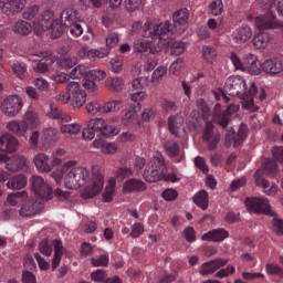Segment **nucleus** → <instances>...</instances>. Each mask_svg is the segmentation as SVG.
I'll return each mask as SVG.
<instances>
[{"instance_id":"f257e3e1","label":"nucleus","mask_w":283,"mask_h":283,"mask_svg":"<svg viewBox=\"0 0 283 283\" xmlns=\"http://www.w3.org/2000/svg\"><path fill=\"white\" fill-rule=\"evenodd\" d=\"M174 34V27L169 21L156 23L147 21L142 27V35L145 39H153L158 48H154V43L149 40L137 41L134 44V51L138 54H158L160 48H170L172 56H180L185 52V42L171 39Z\"/></svg>"},{"instance_id":"f03ea898","label":"nucleus","mask_w":283,"mask_h":283,"mask_svg":"<svg viewBox=\"0 0 283 283\" xmlns=\"http://www.w3.org/2000/svg\"><path fill=\"white\" fill-rule=\"evenodd\" d=\"M63 25L72 36H81L83 34V27L76 22V11L66 8L61 13V23L54 22V13L52 11H44L41 21H34L35 30H51L53 39H59L63 34Z\"/></svg>"},{"instance_id":"7ed1b4c3","label":"nucleus","mask_w":283,"mask_h":283,"mask_svg":"<svg viewBox=\"0 0 283 283\" xmlns=\"http://www.w3.org/2000/svg\"><path fill=\"white\" fill-rule=\"evenodd\" d=\"M224 92L229 94V96L241 98L244 109H249V112H258V109H260L253 99V96L258 94L255 83H251L250 87H248L247 81L242 78V76H231L226 81Z\"/></svg>"},{"instance_id":"20e7f679","label":"nucleus","mask_w":283,"mask_h":283,"mask_svg":"<svg viewBox=\"0 0 283 283\" xmlns=\"http://www.w3.org/2000/svg\"><path fill=\"white\" fill-rule=\"evenodd\" d=\"M143 176L146 182H160V180H165L166 182H178V180H180L176 174H167V160H165V156L160 153H156L149 159Z\"/></svg>"},{"instance_id":"39448f33","label":"nucleus","mask_w":283,"mask_h":283,"mask_svg":"<svg viewBox=\"0 0 283 283\" xmlns=\"http://www.w3.org/2000/svg\"><path fill=\"white\" fill-rule=\"evenodd\" d=\"M120 130L113 125L107 124V120L101 117L92 118L86 123V127L83 128L82 136L84 140H94V136H103V138H109V136H118Z\"/></svg>"},{"instance_id":"423d86ee","label":"nucleus","mask_w":283,"mask_h":283,"mask_svg":"<svg viewBox=\"0 0 283 283\" xmlns=\"http://www.w3.org/2000/svg\"><path fill=\"white\" fill-rule=\"evenodd\" d=\"M57 101L62 103V105H67L69 103L74 109H80L87 101V93L81 87L78 82H70L66 86V91L57 95Z\"/></svg>"},{"instance_id":"0eeeda50","label":"nucleus","mask_w":283,"mask_h":283,"mask_svg":"<svg viewBox=\"0 0 283 283\" xmlns=\"http://www.w3.org/2000/svg\"><path fill=\"white\" fill-rule=\"evenodd\" d=\"M39 251L40 253H42V255H45L46 258H50V255H52V252L54 251V255L52 259V271H56L63 258V242H61L60 240L50 241L48 239H44L39 243Z\"/></svg>"},{"instance_id":"6e6552de","label":"nucleus","mask_w":283,"mask_h":283,"mask_svg":"<svg viewBox=\"0 0 283 283\" xmlns=\"http://www.w3.org/2000/svg\"><path fill=\"white\" fill-rule=\"evenodd\" d=\"M87 180H90V170L83 167L71 168L64 176L66 189H81L87 185Z\"/></svg>"},{"instance_id":"1a4fd4ad","label":"nucleus","mask_w":283,"mask_h":283,"mask_svg":"<svg viewBox=\"0 0 283 283\" xmlns=\"http://www.w3.org/2000/svg\"><path fill=\"white\" fill-rule=\"evenodd\" d=\"M125 107V102L120 99H113L111 102H106L103 105L98 104V102H90L86 104V112L91 114V116H96V114H109L112 112H120Z\"/></svg>"},{"instance_id":"9d476101","label":"nucleus","mask_w":283,"mask_h":283,"mask_svg":"<svg viewBox=\"0 0 283 283\" xmlns=\"http://www.w3.org/2000/svg\"><path fill=\"white\" fill-rule=\"evenodd\" d=\"M277 171V164L272 159H264L261 169L256 170L254 174L255 184L258 187L266 189L271 187V184L266 180V176H274Z\"/></svg>"},{"instance_id":"9b49d317","label":"nucleus","mask_w":283,"mask_h":283,"mask_svg":"<svg viewBox=\"0 0 283 283\" xmlns=\"http://www.w3.org/2000/svg\"><path fill=\"white\" fill-rule=\"evenodd\" d=\"M245 207L249 211H253L254 213H263L264 216H271V218H275L276 216L269 203V199L250 197L245 199Z\"/></svg>"},{"instance_id":"f8f14e48","label":"nucleus","mask_w":283,"mask_h":283,"mask_svg":"<svg viewBox=\"0 0 283 283\" xmlns=\"http://www.w3.org/2000/svg\"><path fill=\"white\" fill-rule=\"evenodd\" d=\"M240 109V105L238 104H230L227 107V111L222 112V104L217 103L214 105V123L220 125L223 129L229 127V122L231 120V116L235 114Z\"/></svg>"},{"instance_id":"ddd939ff","label":"nucleus","mask_w":283,"mask_h":283,"mask_svg":"<svg viewBox=\"0 0 283 283\" xmlns=\"http://www.w3.org/2000/svg\"><path fill=\"white\" fill-rule=\"evenodd\" d=\"M30 182L32 191L38 198H41V200H52V198H54L52 187H50L41 176H32Z\"/></svg>"},{"instance_id":"4468645a","label":"nucleus","mask_w":283,"mask_h":283,"mask_svg":"<svg viewBox=\"0 0 283 283\" xmlns=\"http://www.w3.org/2000/svg\"><path fill=\"white\" fill-rule=\"evenodd\" d=\"M254 23L260 32H262V30H280V28H282V22L279 21L273 11H266V13L258 15Z\"/></svg>"},{"instance_id":"2eb2a0df","label":"nucleus","mask_w":283,"mask_h":283,"mask_svg":"<svg viewBox=\"0 0 283 283\" xmlns=\"http://www.w3.org/2000/svg\"><path fill=\"white\" fill-rule=\"evenodd\" d=\"M104 182L105 180L103 179V175H101V172L94 174L92 178V185L84 189L82 192V198H84V200H90V198L98 196V193L103 191Z\"/></svg>"},{"instance_id":"dca6fc26","label":"nucleus","mask_w":283,"mask_h":283,"mask_svg":"<svg viewBox=\"0 0 283 283\" xmlns=\"http://www.w3.org/2000/svg\"><path fill=\"white\" fill-rule=\"evenodd\" d=\"M21 107H23V103L21 102V97L17 95L8 96L3 102L1 109L6 114V116H17L21 112Z\"/></svg>"},{"instance_id":"f3484780","label":"nucleus","mask_w":283,"mask_h":283,"mask_svg":"<svg viewBox=\"0 0 283 283\" xmlns=\"http://www.w3.org/2000/svg\"><path fill=\"white\" fill-rule=\"evenodd\" d=\"M202 140L207 144L209 151H214V149L218 148V145L220 144V134L213 130V123L207 122L206 128L203 129Z\"/></svg>"},{"instance_id":"a211bd4d","label":"nucleus","mask_w":283,"mask_h":283,"mask_svg":"<svg viewBox=\"0 0 283 283\" xmlns=\"http://www.w3.org/2000/svg\"><path fill=\"white\" fill-rule=\"evenodd\" d=\"M227 264H229V259H214L212 261L202 263L199 273L201 275H213L216 271H219V269H222V266H227Z\"/></svg>"},{"instance_id":"6ab92c4d","label":"nucleus","mask_w":283,"mask_h":283,"mask_svg":"<svg viewBox=\"0 0 283 283\" xmlns=\"http://www.w3.org/2000/svg\"><path fill=\"white\" fill-rule=\"evenodd\" d=\"M0 9L7 17H14L15 12H21L25 8V0H0Z\"/></svg>"},{"instance_id":"aec40b11","label":"nucleus","mask_w":283,"mask_h":283,"mask_svg":"<svg viewBox=\"0 0 283 283\" xmlns=\"http://www.w3.org/2000/svg\"><path fill=\"white\" fill-rule=\"evenodd\" d=\"M43 19V15H41L40 19H35L34 21H41ZM34 21H33V27L31 23H29L25 20H18L14 25H13V32L15 34H20L21 36H28L30 34V32H32V30H34V32H36V34H41V32H46L48 30H36V28H34Z\"/></svg>"},{"instance_id":"412c9836","label":"nucleus","mask_w":283,"mask_h":283,"mask_svg":"<svg viewBox=\"0 0 283 283\" xmlns=\"http://www.w3.org/2000/svg\"><path fill=\"white\" fill-rule=\"evenodd\" d=\"M19 147V139H17L12 134L7 133L0 137V151L6 154H14Z\"/></svg>"},{"instance_id":"4be33fe9","label":"nucleus","mask_w":283,"mask_h":283,"mask_svg":"<svg viewBox=\"0 0 283 283\" xmlns=\"http://www.w3.org/2000/svg\"><path fill=\"white\" fill-rule=\"evenodd\" d=\"M251 36H253V29L249 25H242L232 32L231 39L234 43L242 45V43L250 41Z\"/></svg>"},{"instance_id":"5701e85b","label":"nucleus","mask_w":283,"mask_h":283,"mask_svg":"<svg viewBox=\"0 0 283 283\" xmlns=\"http://www.w3.org/2000/svg\"><path fill=\"white\" fill-rule=\"evenodd\" d=\"M147 190V184L140 179L130 178L123 185V191L125 193H140Z\"/></svg>"},{"instance_id":"b1692460","label":"nucleus","mask_w":283,"mask_h":283,"mask_svg":"<svg viewBox=\"0 0 283 283\" xmlns=\"http://www.w3.org/2000/svg\"><path fill=\"white\" fill-rule=\"evenodd\" d=\"M227 238H229V231L223 228H218L202 234L201 240L205 242H224Z\"/></svg>"},{"instance_id":"393cba45","label":"nucleus","mask_w":283,"mask_h":283,"mask_svg":"<svg viewBox=\"0 0 283 283\" xmlns=\"http://www.w3.org/2000/svg\"><path fill=\"white\" fill-rule=\"evenodd\" d=\"M43 209V203L40 201L30 200L25 202L20 209V216L22 218H32V216H36V213H41Z\"/></svg>"},{"instance_id":"a878e982","label":"nucleus","mask_w":283,"mask_h":283,"mask_svg":"<svg viewBox=\"0 0 283 283\" xmlns=\"http://www.w3.org/2000/svg\"><path fill=\"white\" fill-rule=\"evenodd\" d=\"M262 70L266 74H271V76H275L276 74H281V72L283 71L282 61H280L277 59L265 60L262 63Z\"/></svg>"},{"instance_id":"bb28decb","label":"nucleus","mask_w":283,"mask_h":283,"mask_svg":"<svg viewBox=\"0 0 283 283\" xmlns=\"http://www.w3.org/2000/svg\"><path fill=\"white\" fill-rule=\"evenodd\" d=\"M197 107L200 112V114H198L196 116V112H192L190 114V116H192V123H195V125L198 123H200V118H203V120H207V118H209V114L211 112V109L209 108V105L207 104V102L202 98L197 99Z\"/></svg>"},{"instance_id":"cd10ccee","label":"nucleus","mask_w":283,"mask_h":283,"mask_svg":"<svg viewBox=\"0 0 283 283\" xmlns=\"http://www.w3.org/2000/svg\"><path fill=\"white\" fill-rule=\"evenodd\" d=\"M271 43V34L269 32L261 31L252 39L254 50H266Z\"/></svg>"},{"instance_id":"c85d7f7f","label":"nucleus","mask_w":283,"mask_h":283,"mask_svg":"<svg viewBox=\"0 0 283 283\" xmlns=\"http://www.w3.org/2000/svg\"><path fill=\"white\" fill-rule=\"evenodd\" d=\"M244 65L245 70H248L250 74H253L254 76H258V74H260L262 64L260 63V61H258V57L255 55L251 53L247 54L244 59Z\"/></svg>"},{"instance_id":"c756f323","label":"nucleus","mask_w":283,"mask_h":283,"mask_svg":"<svg viewBox=\"0 0 283 283\" xmlns=\"http://www.w3.org/2000/svg\"><path fill=\"white\" fill-rule=\"evenodd\" d=\"M107 51H99L94 49H87L86 46H82L81 50L77 52V56L80 59H88L92 61V59H105L107 56Z\"/></svg>"},{"instance_id":"7c9ffc66","label":"nucleus","mask_w":283,"mask_h":283,"mask_svg":"<svg viewBox=\"0 0 283 283\" xmlns=\"http://www.w3.org/2000/svg\"><path fill=\"white\" fill-rule=\"evenodd\" d=\"M25 157L23 156H13L11 158L7 157V161H6V168L8 169V171H21V169H23L25 167Z\"/></svg>"},{"instance_id":"2f4dec72","label":"nucleus","mask_w":283,"mask_h":283,"mask_svg":"<svg viewBox=\"0 0 283 283\" xmlns=\"http://www.w3.org/2000/svg\"><path fill=\"white\" fill-rule=\"evenodd\" d=\"M182 125H185V117L182 115H175L169 117L168 119V127L170 134L174 136H180V129H182Z\"/></svg>"},{"instance_id":"473e14b6","label":"nucleus","mask_w":283,"mask_h":283,"mask_svg":"<svg viewBox=\"0 0 283 283\" xmlns=\"http://www.w3.org/2000/svg\"><path fill=\"white\" fill-rule=\"evenodd\" d=\"M34 164H35L36 169L41 174L52 171V165H50V158L45 154H38L34 157Z\"/></svg>"},{"instance_id":"72a5a7b5","label":"nucleus","mask_w":283,"mask_h":283,"mask_svg":"<svg viewBox=\"0 0 283 283\" xmlns=\"http://www.w3.org/2000/svg\"><path fill=\"white\" fill-rule=\"evenodd\" d=\"M25 185H28V177L25 175H17L7 182L8 189H12V191L25 189Z\"/></svg>"},{"instance_id":"f704fd0d","label":"nucleus","mask_w":283,"mask_h":283,"mask_svg":"<svg viewBox=\"0 0 283 283\" xmlns=\"http://www.w3.org/2000/svg\"><path fill=\"white\" fill-rule=\"evenodd\" d=\"M7 129L15 136H24L28 133V125L23 120H12L8 123Z\"/></svg>"},{"instance_id":"c9c22d12","label":"nucleus","mask_w":283,"mask_h":283,"mask_svg":"<svg viewBox=\"0 0 283 283\" xmlns=\"http://www.w3.org/2000/svg\"><path fill=\"white\" fill-rule=\"evenodd\" d=\"M164 149L168 158H178L180 156V145L174 139H167L164 143Z\"/></svg>"},{"instance_id":"e433bc0d","label":"nucleus","mask_w":283,"mask_h":283,"mask_svg":"<svg viewBox=\"0 0 283 283\" xmlns=\"http://www.w3.org/2000/svg\"><path fill=\"white\" fill-rule=\"evenodd\" d=\"M195 205L202 209V211H207L209 209V193L206 190L198 191L192 198Z\"/></svg>"},{"instance_id":"4c0bfd02","label":"nucleus","mask_w":283,"mask_h":283,"mask_svg":"<svg viewBox=\"0 0 283 283\" xmlns=\"http://www.w3.org/2000/svg\"><path fill=\"white\" fill-rule=\"evenodd\" d=\"M22 122L25 123L27 129L29 127H31V129H34L39 127V125L41 124V119L39 118V113L34 111H28L24 114Z\"/></svg>"},{"instance_id":"58836bf2","label":"nucleus","mask_w":283,"mask_h":283,"mask_svg":"<svg viewBox=\"0 0 283 283\" xmlns=\"http://www.w3.org/2000/svg\"><path fill=\"white\" fill-rule=\"evenodd\" d=\"M13 74L20 81H25L28 78V65L23 62H14L11 66Z\"/></svg>"},{"instance_id":"ea45409f","label":"nucleus","mask_w":283,"mask_h":283,"mask_svg":"<svg viewBox=\"0 0 283 283\" xmlns=\"http://www.w3.org/2000/svg\"><path fill=\"white\" fill-rule=\"evenodd\" d=\"M175 25H186L189 21V9H179L172 14Z\"/></svg>"},{"instance_id":"a19ab883","label":"nucleus","mask_w":283,"mask_h":283,"mask_svg":"<svg viewBox=\"0 0 283 283\" xmlns=\"http://www.w3.org/2000/svg\"><path fill=\"white\" fill-rule=\"evenodd\" d=\"M122 123L126 127H134V125H138V111H128L122 117Z\"/></svg>"},{"instance_id":"79ce46f5","label":"nucleus","mask_w":283,"mask_h":283,"mask_svg":"<svg viewBox=\"0 0 283 283\" xmlns=\"http://www.w3.org/2000/svg\"><path fill=\"white\" fill-rule=\"evenodd\" d=\"M145 98H147V92H145V91H139V92L132 94L130 101L133 103H135L132 106V109H134L135 112H140V109H143V105L140 103H143V101H145Z\"/></svg>"},{"instance_id":"37998d69","label":"nucleus","mask_w":283,"mask_h":283,"mask_svg":"<svg viewBox=\"0 0 283 283\" xmlns=\"http://www.w3.org/2000/svg\"><path fill=\"white\" fill-rule=\"evenodd\" d=\"M52 63H53L52 57H50L49 55H43V57L36 63L33 70L39 74H43L48 72V70H50V66L52 65Z\"/></svg>"},{"instance_id":"c03bdc74","label":"nucleus","mask_w":283,"mask_h":283,"mask_svg":"<svg viewBox=\"0 0 283 283\" xmlns=\"http://www.w3.org/2000/svg\"><path fill=\"white\" fill-rule=\"evenodd\" d=\"M42 140L48 145L56 143L59 140V130L56 128H45L42 132Z\"/></svg>"},{"instance_id":"a18cd8bd","label":"nucleus","mask_w":283,"mask_h":283,"mask_svg":"<svg viewBox=\"0 0 283 283\" xmlns=\"http://www.w3.org/2000/svg\"><path fill=\"white\" fill-rule=\"evenodd\" d=\"M258 6L261 10H265L268 12H271V8L276 6V12L283 17V13L280 11V0H258Z\"/></svg>"},{"instance_id":"49530a36","label":"nucleus","mask_w":283,"mask_h":283,"mask_svg":"<svg viewBox=\"0 0 283 283\" xmlns=\"http://www.w3.org/2000/svg\"><path fill=\"white\" fill-rule=\"evenodd\" d=\"M202 56L206 62H208L210 65H213L218 56V51H216L213 46L206 45L202 48Z\"/></svg>"},{"instance_id":"de8ad7c7","label":"nucleus","mask_w":283,"mask_h":283,"mask_svg":"<svg viewBox=\"0 0 283 283\" xmlns=\"http://www.w3.org/2000/svg\"><path fill=\"white\" fill-rule=\"evenodd\" d=\"M116 192V179H111L108 186H106L103 192V199L105 202H112L114 193Z\"/></svg>"},{"instance_id":"09e8293b","label":"nucleus","mask_w":283,"mask_h":283,"mask_svg":"<svg viewBox=\"0 0 283 283\" xmlns=\"http://www.w3.org/2000/svg\"><path fill=\"white\" fill-rule=\"evenodd\" d=\"M106 85L112 92H120L125 87V82L120 77H112L107 80Z\"/></svg>"},{"instance_id":"8fccbe9b","label":"nucleus","mask_w":283,"mask_h":283,"mask_svg":"<svg viewBox=\"0 0 283 283\" xmlns=\"http://www.w3.org/2000/svg\"><path fill=\"white\" fill-rule=\"evenodd\" d=\"M132 176H134V170H132V168L119 167L115 171V177L119 182H123V180H127V178H132Z\"/></svg>"},{"instance_id":"3c124183","label":"nucleus","mask_w":283,"mask_h":283,"mask_svg":"<svg viewBox=\"0 0 283 283\" xmlns=\"http://www.w3.org/2000/svg\"><path fill=\"white\" fill-rule=\"evenodd\" d=\"M52 118H55L56 120H65V123H70L72 120L71 116L64 115L63 112L56 107V105H51V113Z\"/></svg>"},{"instance_id":"603ef678","label":"nucleus","mask_w":283,"mask_h":283,"mask_svg":"<svg viewBox=\"0 0 283 283\" xmlns=\"http://www.w3.org/2000/svg\"><path fill=\"white\" fill-rule=\"evenodd\" d=\"M76 65V60L70 57L69 55H62L57 61V67L62 70H72V66Z\"/></svg>"},{"instance_id":"864d4df0","label":"nucleus","mask_w":283,"mask_h":283,"mask_svg":"<svg viewBox=\"0 0 283 283\" xmlns=\"http://www.w3.org/2000/svg\"><path fill=\"white\" fill-rule=\"evenodd\" d=\"M87 67L85 65H77L71 72V78H87Z\"/></svg>"},{"instance_id":"5fc2aeb1","label":"nucleus","mask_w":283,"mask_h":283,"mask_svg":"<svg viewBox=\"0 0 283 283\" xmlns=\"http://www.w3.org/2000/svg\"><path fill=\"white\" fill-rule=\"evenodd\" d=\"M247 132H249V127L247 124H241L238 133L235 134V146L240 147L244 139L247 138Z\"/></svg>"},{"instance_id":"6e6d98bb","label":"nucleus","mask_w":283,"mask_h":283,"mask_svg":"<svg viewBox=\"0 0 283 283\" xmlns=\"http://www.w3.org/2000/svg\"><path fill=\"white\" fill-rule=\"evenodd\" d=\"M165 76H167V67L158 66L153 73L151 83L158 84Z\"/></svg>"},{"instance_id":"4d7b16f0","label":"nucleus","mask_w":283,"mask_h":283,"mask_svg":"<svg viewBox=\"0 0 283 283\" xmlns=\"http://www.w3.org/2000/svg\"><path fill=\"white\" fill-rule=\"evenodd\" d=\"M62 134H78L81 132V125L80 124H65L62 125L60 128Z\"/></svg>"},{"instance_id":"13d9d810","label":"nucleus","mask_w":283,"mask_h":283,"mask_svg":"<svg viewBox=\"0 0 283 283\" xmlns=\"http://www.w3.org/2000/svg\"><path fill=\"white\" fill-rule=\"evenodd\" d=\"M209 10L213 17H220L223 10L222 0L212 1L209 6Z\"/></svg>"},{"instance_id":"bf43d9fd","label":"nucleus","mask_w":283,"mask_h":283,"mask_svg":"<svg viewBox=\"0 0 283 283\" xmlns=\"http://www.w3.org/2000/svg\"><path fill=\"white\" fill-rule=\"evenodd\" d=\"M265 271L268 275H277L279 277H283V269L280 265L268 263L265 265Z\"/></svg>"},{"instance_id":"052dcab7","label":"nucleus","mask_w":283,"mask_h":283,"mask_svg":"<svg viewBox=\"0 0 283 283\" xmlns=\"http://www.w3.org/2000/svg\"><path fill=\"white\" fill-rule=\"evenodd\" d=\"M182 67H185V60H182V57H178L175 62L171 63L169 72L171 74L178 75L180 74Z\"/></svg>"},{"instance_id":"680f3d73","label":"nucleus","mask_w":283,"mask_h":283,"mask_svg":"<svg viewBox=\"0 0 283 283\" xmlns=\"http://www.w3.org/2000/svg\"><path fill=\"white\" fill-rule=\"evenodd\" d=\"M120 41V38L118 36V33L111 32L106 36V46L112 50V48H116L118 45V42Z\"/></svg>"},{"instance_id":"e2e57ef3","label":"nucleus","mask_w":283,"mask_h":283,"mask_svg":"<svg viewBox=\"0 0 283 283\" xmlns=\"http://www.w3.org/2000/svg\"><path fill=\"white\" fill-rule=\"evenodd\" d=\"M93 266H108L109 264V255L102 254L98 258L91 259Z\"/></svg>"},{"instance_id":"0e129e2a","label":"nucleus","mask_w":283,"mask_h":283,"mask_svg":"<svg viewBox=\"0 0 283 283\" xmlns=\"http://www.w3.org/2000/svg\"><path fill=\"white\" fill-rule=\"evenodd\" d=\"M142 0H124V6L127 12H136L140 10Z\"/></svg>"},{"instance_id":"69168bd1","label":"nucleus","mask_w":283,"mask_h":283,"mask_svg":"<svg viewBox=\"0 0 283 283\" xmlns=\"http://www.w3.org/2000/svg\"><path fill=\"white\" fill-rule=\"evenodd\" d=\"M91 279L93 282L105 283V280H107V273L105 270L99 269L91 273Z\"/></svg>"},{"instance_id":"338daca9","label":"nucleus","mask_w":283,"mask_h":283,"mask_svg":"<svg viewBox=\"0 0 283 283\" xmlns=\"http://www.w3.org/2000/svg\"><path fill=\"white\" fill-rule=\"evenodd\" d=\"M107 77V73L101 70H92L87 73V78H93V81H104Z\"/></svg>"},{"instance_id":"774afa93","label":"nucleus","mask_w":283,"mask_h":283,"mask_svg":"<svg viewBox=\"0 0 283 283\" xmlns=\"http://www.w3.org/2000/svg\"><path fill=\"white\" fill-rule=\"evenodd\" d=\"M36 14H39V6L33 4L23 11L22 18L30 20V19H34Z\"/></svg>"}]
</instances>
